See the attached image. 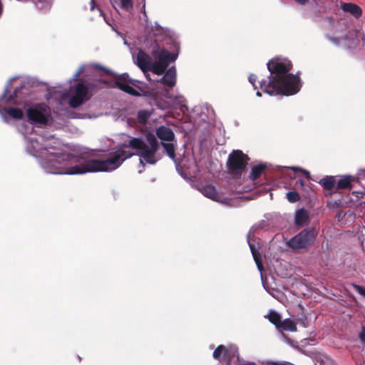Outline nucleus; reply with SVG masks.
Here are the masks:
<instances>
[{"mask_svg": "<svg viewBox=\"0 0 365 365\" xmlns=\"http://www.w3.org/2000/svg\"><path fill=\"white\" fill-rule=\"evenodd\" d=\"M122 141L113 148L108 157L104 160H96L83 155H73L71 158L65 159L56 165L58 170H49L67 175H82L93 172H110L119 168L128 158L136 155L139 157L143 172L146 165H155L160 159L159 144L155 135L147 133L145 139L134 138L121 134Z\"/></svg>", "mask_w": 365, "mask_h": 365, "instance_id": "1", "label": "nucleus"}, {"mask_svg": "<svg viewBox=\"0 0 365 365\" xmlns=\"http://www.w3.org/2000/svg\"><path fill=\"white\" fill-rule=\"evenodd\" d=\"M267 66L270 74L259 82L260 90L269 96H292L299 92L300 78L290 73L292 64L289 60L277 56L269 60Z\"/></svg>", "mask_w": 365, "mask_h": 365, "instance_id": "2", "label": "nucleus"}, {"mask_svg": "<svg viewBox=\"0 0 365 365\" xmlns=\"http://www.w3.org/2000/svg\"><path fill=\"white\" fill-rule=\"evenodd\" d=\"M26 150L34 157L36 158L44 171L51 174L66 175L49 170H58L57 163L65 159L71 158L73 154L60 153L56 146L53 145L49 140H43L42 137H25Z\"/></svg>", "mask_w": 365, "mask_h": 365, "instance_id": "3", "label": "nucleus"}, {"mask_svg": "<svg viewBox=\"0 0 365 365\" xmlns=\"http://www.w3.org/2000/svg\"><path fill=\"white\" fill-rule=\"evenodd\" d=\"M174 46L175 51L169 52L164 48H161L156 41H153L148 49L155 58L154 61L142 50H139L136 55L133 53H132V55L134 62L143 73H145L150 71L155 74L161 75L165 73L169 63L175 61L178 56L179 45L175 43Z\"/></svg>", "mask_w": 365, "mask_h": 365, "instance_id": "4", "label": "nucleus"}, {"mask_svg": "<svg viewBox=\"0 0 365 365\" xmlns=\"http://www.w3.org/2000/svg\"><path fill=\"white\" fill-rule=\"evenodd\" d=\"M88 88L82 83H78L76 86L70 88L69 93L54 91L46 96L48 102L53 105L55 101L57 104L61 105L66 99L68 100L70 107L78 108L90 98Z\"/></svg>", "mask_w": 365, "mask_h": 365, "instance_id": "5", "label": "nucleus"}, {"mask_svg": "<svg viewBox=\"0 0 365 365\" xmlns=\"http://www.w3.org/2000/svg\"><path fill=\"white\" fill-rule=\"evenodd\" d=\"M16 78H12L9 80L4 94L0 97V115L6 123L8 122L7 116L15 120H20L24 115V112L21 109V103L17 98L8 94L10 91V84Z\"/></svg>", "mask_w": 365, "mask_h": 365, "instance_id": "6", "label": "nucleus"}, {"mask_svg": "<svg viewBox=\"0 0 365 365\" xmlns=\"http://www.w3.org/2000/svg\"><path fill=\"white\" fill-rule=\"evenodd\" d=\"M25 115L31 125L45 126L53 122L51 108L43 103L24 104Z\"/></svg>", "mask_w": 365, "mask_h": 365, "instance_id": "7", "label": "nucleus"}, {"mask_svg": "<svg viewBox=\"0 0 365 365\" xmlns=\"http://www.w3.org/2000/svg\"><path fill=\"white\" fill-rule=\"evenodd\" d=\"M249 160L241 150H233L229 154L226 163L228 173L233 178H240L246 172Z\"/></svg>", "mask_w": 365, "mask_h": 365, "instance_id": "8", "label": "nucleus"}, {"mask_svg": "<svg viewBox=\"0 0 365 365\" xmlns=\"http://www.w3.org/2000/svg\"><path fill=\"white\" fill-rule=\"evenodd\" d=\"M156 135L160 140L167 155L175 163L176 168L179 171L180 164L175 160L177 141L173 131L169 127L162 125L156 128Z\"/></svg>", "mask_w": 365, "mask_h": 365, "instance_id": "9", "label": "nucleus"}, {"mask_svg": "<svg viewBox=\"0 0 365 365\" xmlns=\"http://www.w3.org/2000/svg\"><path fill=\"white\" fill-rule=\"evenodd\" d=\"M237 356L236 365H250L249 362L245 361L238 354V349L235 344L227 346L219 345L213 351L212 357L219 361H225L230 364L232 359Z\"/></svg>", "mask_w": 365, "mask_h": 365, "instance_id": "10", "label": "nucleus"}, {"mask_svg": "<svg viewBox=\"0 0 365 365\" xmlns=\"http://www.w3.org/2000/svg\"><path fill=\"white\" fill-rule=\"evenodd\" d=\"M316 235L315 230L305 229L297 235L287 240V245L293 250L304 247L314 242Z\"/></svg>", "mask_w": 365, "mask_h": 365, "instance_id": "11", "label": "nucleus"}, {"mask_svg": "<svg viewBox=\"0 0 365 365\" xmlns=\"http://www.w3.org/2000/svg\"><path fill=\"white\" fill-rule=\"evenodd\" d=\"M137 82L136 80L131 79L128 74L123 73L114 77V83L112 86H115L128 94L138 96L140 93L138 87L136 86Z\"/></svg>", "mask_w": 365, "mask_h": 365, "instance_id": "12", "label": "nucleus"}, {"mask_svg": "<svg viewBox=\"0 0 365 365\" xmlns=\"http://www.w3.org/2000/svg\"><path fill=\"white\" fill-rule=\"evenodd\" d=\"M201 193L206 197L223 205H230V199L222 196L217 188L210 184L202 186Z\"/></svg>", "mask_w": 365, "mask_h": 365, "instance_id": "13", "label": "nucleus"}, {"mask_svg": "<svg viewBox=\"0 0 365 365\" xmlns=\"http://www.w3.org/2000/svg\"><path fill=\"white\" fill-rule=\"evenodd\" d=\"M350 38L348 36H329V41L334 45L343 46L345 47L351 48L356 45L359 42V38L356 31H349Z\"/></svg>", "mask_w": 365, "mask_h": 365, "instance_id": "14", "label": "nucleus"}, {"mask_svg": "<svg viewBox=\"0 0 365 365\" xmlns=\"http://www.w3.org/2000/svg\"><path fill=\"white\" fill-rule=\"evenodd\" d=\"M167 99L170 101V103L173 106H178V107H185V102L186 100L184 98V96L179 95V94H173L170 93L168 90L163 91V94Z\"/></svg>", "mask_w": 365, "mask_h": 365, "instance_id": "15", "label": "nucleus"}, {"mask_svg": "<svg viewBox=\"0 0 365 365\" xmlns=\"http://www.w3.org/2000/svg\"><path fill=\"white\" fill-rule=\"evenodd\" d=\"M176 73L174 68L168 69L163 77L160 80V82L170 88H173L176 83L175 78ZM159 83V81H158Z\"/></svg>", "mask_w": 365, "mask_h": 365, "instance_id": "16", "label": "nucleus"}, {"mask_svg": "<svg viewBox=\"0 0 365 365\" xmlns=\"http://www.w3.org/2000/svg\"><path fill=\"white\" fill-rule=\"evenodd\" d=\"M150 29L155 36H165L172 38L175 35L172 30L160 26L157 22L155 23V25L153 26Z\"/></svg>", "mask_w": 365, "mask_h": 365, "instance_id": "17", "label": "nucleus"}, {"mask_svg": "<svg viewBox=\"0 0 365 365\" xmlns=\"http://www.w3.org/2000/svg\"><path fill=\"white\" fill-rule=\"evenodd\" d=\"M341 9L349 12L355 17H359L361 14V9L357 5L352 3H344L341 6Z\"/></svg>", "mask_w": 365, "mask_h": 365, "instance_id": "18", "label": "nucleus"}, {"mask_svg": "<svg viewBox=\"0 0 365 365\" xmlns=\"http://www.w3.org/2000/svg\"><path fill=\"white\" fill-rule=\"evenodd\" d=\"M309 220V213L304 209H300L296 211L295 213V224L297 226L304 225Z\"/></svg>", "mask_w": 365, "mask_h": 365, "instance_id": "19", "label": "nucleus"}, {"mask_svg": "<svg viewBox=\"0 0 365 365\" xmlns=\"http://www.w3.org/2000/svg\"><path fill=\"white\" fill-rule=\"evenodd\" d=\"M252 257H253V259H254V260L255 262V264H256V265L257 267V269H258V270L259 272L262 282L264 284V274H263L264 267H263V265H262V256L258 254V252L255 250V249L253 245H252Z\"/></svg>", "mask_w": 365, "mask_h": 365, "instance_id": "20", "label": "nucleus"}, {"mask_svg": "<svg viewBox=\"0 0 365 365\" xmlns=\"http://www.w3.org/2000/svg\"><path fill=\"white\" fill-rule=\"evenodd\" d=\"M268 166L269 164L267 163L252 164V180L262 175Z\"/></svg>", "mask_w": 365, "mask_h": 365, "instance_id": "21", "label": "nucleus"}, {"mask_svg": "<svg viewBox=\"0 0 365 365\" xmlns=\"http://www.w3.org/2000/svg\"><path fill=\"white\" fill-rule=\"evenodd\" d=\"M353 178L349 175H345L339 179L336 182V188L346 189L351 187Z\"/></svg>", "mask_w": 365, "mask_h": 365, "instance_id": "22", "label": "nucleus"}, {"mask_svg": "<svg viewBox=\"0 0 365 365\" xmlns=\"http://www.w3.org/2000/svg\"><path fill=\"white\" fill-rule=\"evenodd\" d=\"M279 328H282L284 331H297L296 323L290 319H286L282 322H281Z\"/></svg>", "mask_w": 365, "mask_h": 365, "instance_id": "23", "label": "nucleus"}, {"mask_svg": "<svg viewBox=\"0 0 365 365\" xmlns=\"http://www.w3.org/2000/svg\"><path fill=\"white\" fill-rule=\"evenodd\" d=\"M266 317L268 318L269 321L275 325L277 329H279L281 324V316L279 314L274 311H271Z\"/></svg>", "mask_w": 365, "mask_h": 365, "instance_id": "24", "label": "nucleus"}, {"mask_svg": "<svg viewBox=\"0 0 365 365\" xmlns=\"http://www.w3.org/2000/svg\"><path fill=\"white\" fill-rule=\"evenodd\" d=\"M320 183L327 190L336 188V181L333 177H327L321 180Z\"/></svg>", "mask_w": 365, "mask_h": 365, "instance_id": "25", "label": "nucleus"}, {"mask_svg": "<svg viewBox=\"0 0 365 365\" xmlns=\"http://www.w3.org/2000/svg\"><path fill=\"white\" fill-rule=\"evenodd\" d=\"M150 113L148 110H140L138 113V119L141 123H145L149 118Z\"/></svg>", "mask_w": 365, "mask_h": 365, "instance_id": "26", "label": "nucleus"}, {"mask_svg": "<svg viewBox=\"0 0 365 365\" xmlns=\"http://www.w3.org/2000/svg\"><path fill=\"white\" fill-rule=\"evenodd\" d=\"M120 7L125 10L130 11L133 9V4L132 0H119Z\"/></svg>", "mask_w": 365, "mask_h": 365, "instance_id": "27", "label": "nucleus"}, {"mask_svg": "<svg viewBox=\"0 0 365 365\" xmlns=\"http://www.w3.org/2000/svg\"><path fill=\"white\" fill-rule=\"evenodd\" d=\"M287 198L290 202H296L300 197L297 192L291 191L287 193Z\"/></svg>", "mask_w": 365, "mask_h": 365, "instance_id": "28", "label": "nucleus"}, {"mask_svg": "<svg viewBox=\"0 0 365 365\" xmlns=\"http://www.w3.org/2000/svg\"><path fill=\"white\" fill-rule=\"evenodd\" d=\"M91 66H81L76 72L71 81H76L79 76L86 70H88Z\"/></svg>", "mask_w": 365, "mask_h": 365, "instance_id": "29", "label": "nucleus"}, {"mask_svg": "<svg viewBox=\"0 0 365 365\" xmlns=\"http://www.w3.org/2000/svg\"><path fill=\"white\" fill-rule=\"evenodd\" d=\"M141 12L143 13V14L144 16L145 26V27L149 28L150 22L148 21V16H147V14L145 11V0H143V7H142Z\"/></svg>", "mask_w": 365, "mask_h": 365, "instance_id": "30", "label": "nucleus"}, {"mask_svg": "<svg viewBox=\"0 0 365 365\" xmlns=\"http://www.w3.org/2000/svg\"><path fill=\"white\" fill-rule=\"evenodd\" d=\"M289 168L292 169L294 172L300 171L301 173H302L305 175V177L307 178H309V172L308 170H304V169H303L302 168H299V167H291Z\"/></svg>", "mask_w": 365, "mask_h": 365, "instance_id": "31", "label": "nucleus"}, {"mask_svg": "<svg viewBox=\"0 0 365 365\" xmlns=\"http://www.w3.org/2000/svg\"><path fill=\"white\" fill-rule=\"evenodd\" d=\"M33 130L34 128L32 127L23 126L21 128H20V132L24 135H26L29 133H31Z\"/></svg>", "mask_w": 365, "mask_h": 365, "instance_id": "32", "label": "nucleus"}, {"mask_svg": "<svg viewBox=\"0 0 365 365\" xmlns=\"http://www.w3.org/2000/svg\"><path fill=\"white\" fill-rule=\"evenodd\" d=\"M354 288L359 294L365 297V288L359 285H354Z\"/></svg>", "mask_w": 365, "mask_h": 365, "instance_id": "33", "label": "nucleus"}, {"mask_svg": "<svg viewBox=\"0 0 365 365\" xmlns=\"http://www.w3.org/2000/svg\"><path fill=\"white\" fill-rule=\"evenodd\" d=\"M359 337L361 340V341L365 344V327H363L361 332L359 334Z\"/></svg>", "mask_w": 365, "mask_h": 365, "instance_id": "34", "label": "nucleus"}, {"mask_svg": "<svg viewBox=\"0 0 365 365\" xmlns=\"http://www.w3.org/2000/svg\"><path fill=\"white\" fill-rule=\"evenodd\" d=\"M98 14H99V15H100V16H102L103 17V19H104L105 21H106L108 24H109V23L108 22V21H107V19H106V16H103V14L102 11H101V9H98Z\"/></svg>", "mask_w": 365, "mask_h": 365, "instance_id": "35", "label": "nucleus"}, {"mask_svg": "<svg viewBox=\"0 0 365 365\" xmlns=\"http://www.w3.org/2000/svg\"><path fill=\"white\" fill-rule=\"evenodd\" d=\"M90 9H91V11H93L95 9V3H94L93 0H91Z\"/></svg>", "mask_w": 365, "mask_h": 365, "instance_id": "36", "label": "nucleus"}, {"mask_svg": "<svg viewBox=\"0 0 365 365\" xmlns=\"http://www.w3.org/2000/svg\"><path fill=\"white\" fill-rule=\"evenodd\" d=\"M250 232H248L247 238V243L249 245L250 248L251 249V242L250 240Z\"/></svg>", "mask_w": 365, "mask_h": 365, "instance_id": "37", "label": "nucleus"}, {"mask_svg": "<svg viewBox=\"0 0 365 365\" xmlns=\"http://www.w3.org/2000/svg\"><path fill=\"white\" fill-rule=\"evenodd\" d=\"M298 4L304 5L306 4V0H295Z\"/></svg>", "mask_w": 365, "mask_h": 365, "instance_id": "38", "label": "nucleus"}, {"mask_svg": "<svg viewBox=\"0 0 365 365\" xmlns=\"http://www.w3.org/2000/svg\"><path fill=\"white\" fill-rule=\"evenodd\" d=\"M255 89H257V92H256V95L257 96H261L262 94H261V91L258 89V87L257 86H255Z\"/></svg>", "mask_w": 365, "mask_h": 365, "instance_id": "39", "label": "nucleus"}, {"mask_svg": "<svg viewBox=\"0 0 365 365\" xmlns=\"http://www.w3.org/2000/svg\"><path fill=\"white\" fill-rule=\"evenodd\" d=\"M236 200H238V201H242V200H249V198H248V197H245H245H237Z\"/></svg>", "mask_w": 365, "mask_h": 365, "instance_id": "40", "label": "nucleus"}, {"mask_svg": "<svg viewBox=\"0 0 365 365\" xmlns=\"http://www.w3.org/2000/svg\"><path fill=\"white\" fill-rule=\"evenodd\" d=\"M94 66V67H96V68H99L100 69L104 70V71H106V72H108V73H109V72H110L108 70L105 69V68H103L100 67V66H98V65H95V66Z\"/></svg>", "mask_w": 365, "mask_h": 365, "instance_id": "41", "label": "nucleus"}, {"mask_svg": "<svg viewBox=\"0 0 365 365\" xmlns=\"http://www.w3.org/2000/svg\"><path fill=\"white\" fill-rule=\"evenodd\" d=\"M297 183H299V185H300L301 186H303V185H304V181H303V180H297Z\"/></svg>", "mask_w": 365, "mask_h": 365, "instance_id": "42", "label": "nucleus"}, {"mask_svg": "<svg viewBox=\"0 0 365 365\" xmlns=\"http://www.w3.org/2000/svg\"><path fill=\"white\" fill-rule=\"evenodd\" d=\"M247 79L251 83V75L248 76Z\"/></svg>", "mask_w": 365, "mask_h": 365, "instance_id": "43", "label": "nucleus"}, {"mask_svg": "<svg viewBox=\"0 0 365 365\" xmlns=\"http://www.w3.org/2000/svg\"><path fill=\"white\" fill-rule=\"evenodd\" d=\"M152 93H153V95H157V94H158V92H157V91H153L152 92Z\"/></svg>", "mask_w": 365, "mask_h": 365, "instance_id": "44", "label": "nucleus"}, {"mask_svg": "<svg viewBox=\"0 0 365 365\" xmlns=\"http://www.w3.org/2000/svg\"><path fill=\"white\" fill-rule=\"evenodd\" d=\"M195 172H196V170H193L192 171V173L193 175H195Z\"/></svg>", "mask_w": 365, "mask_h": 365, "instance_id": "45", "label": "nucleus"}, {"mask_svg": "<svg viewBox=\"0 0 365 365\" xmlns=\"http://www.w3.org/2000/svg\"><path fill=\"white\" fill-rule=\"evenodd\" d=\"M16 90H17V89H16V90L14 91V94H15V95L16 94Z\"/></svg>", "mask_w": 365, "mask_h": 365, "instance_id": "46", "label": "nucleus"}, {"mask_svg": "<svg viewBox=\"0 0 365 365\" xmlns=\"http://www.w3.org/2000/svg\"><path fill=\"white\" fill-rule=\"evenodd\" d=\"M252 83H254V81H255L253 78H252Z\"/></svg>", "mask_w": 365, "mask_h": 365, "instance_id": "47", "label": "nucleus"}]
</instances>
